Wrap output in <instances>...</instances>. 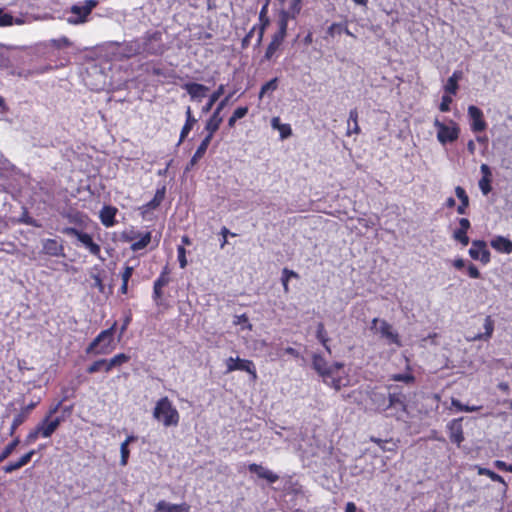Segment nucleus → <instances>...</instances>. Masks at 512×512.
I'll return each mask as SVG.
<instances>
[{
  "mask_svg": "<svg viewBox=\"0 0 512 512\" xmlns=\"http://www.w3.org/2000/svg\"><path fill=\"white\" fill-rule=\"evenodd\" d=\"M393 379L396 381L410 382L413 380V377L407 374H397L394 375Z\"/></svg>",
  "mask_w": 512,
  "mask_h": 512,
  "instance_id": "nucleus-58",
  "label": "nucleus"
},
{
  "mask_svg": "<svg viewBox=\"0 0 512 512\" xmlns=\"http://www.w3.org/2000/svg\"><path fill=\"white\" fill-rule=\"evenodd\" d=\"M491 246L502 253H511L512 252V242L502 236H497L491 241Z\"/></svg>",
  "mask_w": 512,
  "mask_h": 512,
  "instance_id": "nucleus-26",
  "label": "nucleus"
},
{
  "mask_svg": "<svg viewBox=\"0 0 512 512\" xmlns=\"http://www.w3.org/2000/svg\"><path fill=\"white\" fill-rule=\"evenodd\" d=\"M248 469L251 473H255L258 477L267 480L269 483H275L279 479L278 475L271 470L255 463L250 464Z\"/></svg>",
  "mask_w": 512,
  "mask_h": 512,
  "instance_id": "nucleus-19",
  "label": "nucleus"
},
{
  "mask_svg": "<svg viewBox=\"0 0 512 512\" xmlns=\"http://www.w3.org/2000/svg\"><path fill=\"white\" fill-rule=\"evenodd\" d=\"M452 103V98L448 95H444L442 97V101L440 103L439 109L442 112H447L450 109V104Z\"/></svg>",
  "mask_w": 512,
  "mask_h": 512,
  "instance_id": "nucleus-52",
  "label": "nucleus"
},
{
  "mask_svg": "<svg viewBox=\"0 0 512 512\" xmlns=\"http://www.w3.org/2000/svg\"><path fill=\"white\" fill-rule=\"evenodd\" d=\"M121 53L126 58H130L135 55H142L138 39L126 43Z\"/></svg>",
  "mask_w": 512,
  "mask_h": 512,
  "instance_id": "nucleus-29",
  "label": "nucleus"
},
{
  "mask_svg": "<svg viewBox=\"0 0 512 512\" xmlns=\"http://www.w3.org/2000/svg\"><path fill=\"white\" fill-rule=\"evenodd\" d=\"M26 420L25 418V414H17L14 419H13V422L11 424V427H10V431H9V434L12 436L16 429Z\"/></svg>",
  "mask_w": 512,
  "mask_h": 512,
  "instance_id": "nucleus-46",
  "label": "nucleus"
},
{
  "mask_svg": "<svg viewBox=\"0 0 512 512\" xmlns=\"http://www.w3.org/2000/svg\"><path fill=\"white\" fill-rule=\"evenodd\" d=\"M459 225H460V228H458L459 230H463V231H468V229L470 228V221L466 218H461L459 220Z\"/></svg>",
  "mask_w": 512,
  "mask_h": 512,
  "instance_id": "nucleus-60",
  "label": "nucleus"
},
{
  "mask_svg": "<svg viewBox=\"0 0 512 512\" xmlns=\"http://www.w3.org/2000/svg\"><path fill=\"white\" fill-rule=\"evenodd\" d=\"M24 21L20 18H14L11 14L4 12L3 9H0V26H11L13 24L21 25Z\"/></svg>",
  "mask_w": 512,
  "mask_h": 512,
  "instance_id": "nucleus-33",
  "label": "nucleus"
},
{
  "mask_svg": "<svg viewBox=\"0 0 512 512\" xmlns=\"http://www.w3.org/2000/svg\"><path fill=\"white\" fill-rule=\"evenodd\" d=\"M326 384L333 387L335 390H339L342 386V380H341V378H336L333 375L328 378V383H326Z\"/></svg>",
  "mask_w": 512,
  "mask_h": 512,
  "instance_id": "nucleus-53",
  "label": "nucleus"
},
{
  "mask_svg": "<svg viewBox=\"0 0 512 512\" xmlns=\"http://www.w3.org/2000/svg\"><path fill=\"white\" fill-rule=\"evenodd\" d=\"M168 284V278L165 273H162L160 277L154 282L153 295L155 299H159L162 296V288Z\"/></svg>",
  "mask_w": 512,
  "mask_h": 512,
  "instance_id": "nucleus-36",
  "label": "nucleus"
},
{
  "mask_svg": "<svg viewBox=\"0 0 512 512\" xmlns=\"http://www.w3.org/2000/svg\"><path fill=\"white\" fill-rule=\"evenodd\" d=\"M223 93H224V85H220L218 87V89L212 93V95L210 96L209 101L206 103V105L203 106L202 112L208 113Z\"/></svg>",
  "mask_w": 512,
  "mask_h": 512,
  "instance_id": "nucleus-35",
  "label": "nucleus"
},
{
  "mask_svg": "<svg viewBox=\"0 0 512 512\" xmlns=\"http://www.w3.org/2000/svg\"><path fill=\"white\" fill-rule=\"evenodd\" d=\"M240 370L246 371L252 376V379L255 380L257 378L256 368L254 363L251 360L241 359L239 357L233 358L229 357L226 360V372L231 373L233 371Z\"/></svg>",
  "mask_w": 512,
  "mask_h": 512,
  "instance_id": "nucleus-10",
  "label": "nucleus"
},
{
  "mask_svg": "<svg viewBox=\"0 0 512 512\" xmlns=\"http://www.w3.org/2000/svg\"><path fill=\"white\" fill-rule=\"evenodd\" d=\"M316 337L317 339L320 341V343L324 346V348L326 349V351L328 353H331V349L330 347L328 346V336H327V332L325 330V327L323 325V323H319L317 325V331H316Z\"/></svg>",
  "mask_w": 512,
  "mask_h": 512,
  "instance_id": "nucleus-37",
  "label": "nucleus"
},
{
  "mask_svg": "<svg viewBox=\"0 0 512 512\" xmlns=\"http://www.w3.org/2000/svg\"><path fill=\"white\" fill-rule=\"evenodd\" d=\"M117 209L112 206H104L100 211V219L104 226L111 227L115 223Z\"/></svg>",
  "mask_w": 512,
  "mask_h": 512,
  "instance_id": "nucleus-25",
  "label": "nucleus"
},
{
  "mask_svg": "<svg viewBox=\"0 0 512 512\" xmlns=\"http://www.w3.org/2000/svg\"><path fill=\"white\" fill-rule=\"evenodd\" d=\"M222 121L223 117L218 115V112H213L205 125V131L215 133L219 129Z\"/></svg>",
  "mask_w": 512,
  "mask_h": 512,
  "instance_id": "nucleus-31",
  "label": "nucleus"
},
{
  "mask_svg": "<svg viewBox=\"0 0 512 512\" xmlns=\"http://www.w3.org/2000/svg\"><path fill=\"white\" fill-rule=\"evenodd\" d=\"M208 147L202 143L198 146L196 152L194 153L197 157L202 158L206 153Z\"/></svg>",
  "mask_w": 512,
  "mask_h": 512,
  "instance_id": "nucleus-61",
  "label": "nucleus"
},
{
  "mask_svg": "<svg viewBox=\"0 0 512 512\" xmlns=\"http://www.w3.org/2000/svg\"><path fill=\"white\" fill-rule=\"evenodd\" d=\"M185 114H186V122H185L184 126L181 129L180 138H179V143L178 144H180L188 136L190 131L193 129V126L197 122V119L194 118V116L192 115V111H191L190 106L187 107Z\"/></svg>",
  "mask_w": 512,
  "mask_h": 512,
  "instance_id": "nucleus-24",
  "label": "nucleus"
},
{
  "mask_svg": "<svg viewBox=\"0 0 512 512\" xmlns=\"http://www.w3.org/2000/svg\"><path fill=\"white\" fill-rule=\"evenodd\" d=\"M164 196H165V188L163 187L162 189H158L156 191L153 199L147 203V207L149 209L157 208L163 201Z\"/></svg>",
  "mask_w": 512,
  "mask_h": 512,
  "instance_id": "nucleus-38",
  "label": "nucleus"
},
{
  "mask_svg": "<svg viewBox=\"0 0 512 512\" xmlns=\"http://www.w3.org/2000/svg\"><path fill=\"white\" fill-rule=\"evenodd\" d=\"M434 126L437 128V139L441 144L455 141L459 136V128L454 121L446 125L435 119Z\"/></svg>",
  "mask_w": 512,
  "mask_h": 512,
  "instance_id": "nucleus-9",
  "label": "nucleus"
},
{
  "mask_svg": "<svg viewBox=\"0 0 512 512\" xmlns=\"http://www.w3.org/2000/svg\"><path fill=\"white\" fill-rule=\"evenodd\" d=\"M453 238L459 241L463 246H466L469 243V237L467 236V232L463 230H455L453 233Z\"/></svg>",
  "mask_w": 512,
  "mask_h": 512,
  "instance_id": "nucleus-45",
  "label": "nucleus"
},
{
  "mask_svg": "<svg viewBox=\"0 0 512 512\" xmlns=\"http://www.w3.org/2000/svg\"><path fill=\"white\" fill-rule=\"evenodd\" d=\"M229 99H230V96H227L223 100H221L219 102V104L217 105L216 109L214 110V112H218V115H221V111L225 108Z\"/></svg>",
  "mask_w": 512,
  "mask_h": 512,
  "instance_id": "nucleus-57",
  "label": "nucleus"
},
{
  "mask_svg": "<svg viewBox=\"0 0 512 512\" xmlns=\"http://www.w3.org/2000/svg\"><path fill=\"white\" fill-rule=\"evenodd\" d=\"M370 329L375 333H379L388 344H395L398 347L402 345L398 333L386 320L374 318L371 322Z\"/></svg>",
  "mask_w": 512,
  "mask_h": 512,
  "instance_id": "nucleus-4",
  "label": "nucleus"
},
{
  "mask_svg": "<svg viewBox=\"0 0 512 512\" xmlns=\"http://www.w3.org/2000/svg\"><path fill=\"white\" fill-rule=\"evenodd\" d=\"M20 443V440L19 438H15L11 443H9L5 448L4 450L2 451V453L0 454V462H2L3 460H5L7 457H9L11 455V453L15 450V448L18 446V444Z\"/></svg>",
  "mask_w": 512,
  "mask_h": 512,
  "instance_id": "nucleus-42",
  "label": "nucleus"
},
{
  "mask_svg": "<svg viewBox=\"0 0 512 512\" xmlns=\"http://www.w3.org/2000/svg\"><path fill=\"white\" fill-rule=\"evenodd\" d=\"M341 368H343V363L335 362L331 365L329 364V370H331V376H333Z\"/></svg>",
  "mask_w": 512,
  "mask_h": 512,
  "instance_id": "nucleus-62",
  "label": "nucleus"
},
{
  "mask_svg": "<svg viewBox=\"0 0 512 512\" xmlns=\"http://www.w3.org/2000/svg\"><path fill=\"white\" fill-rule=\"evenodd\" d=\"M468 274L471 278H474V279H477L480 277V272L479 270L477 269V267L473 264H470L468 266Z\"/></svg>",
  "mask_w": 512,
  "mask_h": 512,
  "instance_id": "nucleus-55",
  "label": "nucleus"
},
{
  "mask_svg": "<svg viewBox=\"0 0 512 512\" xmlns=\"http://www.w3.org/2000/svg\"><path fill=\"white\" fill-rule=\"evenodd\" d=\"M268 24V19H265V21L259 26H253L252 29L247 33V35L242 40V46L248 47L250 44V41L255 33H257V39H256V46H260L263 40L264 31L266 28V25Z\"/></svg>",
  "mask_w": 512,
  "mask_h": 512,
  "instance_id": "nucleus-18",
  "label": "nucleus"
},
{
  "mask_svg": "<svg viewBox=\"0 0 512 512\" xmlns=\"http://www.w3.org/2000/svg\"><path fill=\"white\" fill-rule=\"evenodd\" d=\"M461 421L462 418L453 419L447 426L449 430V438L451 442L455 443L457 446H460V444L464 441Z\"/></svg>",
  "mask_w": 512,
  "mask_h": 512,
  "instance_id": "nucleus-15",
  "label": "nucleus"
},
{
  "mask_svg": "<svg viewBox=\"0 0 512 512\" xmlns=\"http://www.w3.org/2000/svg\"><path fill=\"white\" fill-rule=\"evenodd\" d=\"M356 123L358 122V111L356 109H352L349 112V119H348V126L350 127V123Z\"/></svg>",
  "mask_w": 512,
  "mask_h": 512,
  "instance_id": "nucleus-59",
  "label": "nucleus"
},
{
  "mask_svg": "<svg viewBox=\"0 0 512 512\" xmlns=\"http://www.w3.org/2000/svg\"><path fill=\"white\" fill-rule=\"evenodd\" d=\"M42 252L53 257H64V246L57 239H43L41 241Z\"/></svg>",
  "mask_w": 512,
  "mask_h": 512,
  "instance_id": "nucleus-13",
  "label": "nucleus"
},
{
  "mask_svg": "<svg viewBox=\"0 0 512 512\" xmlns=\"http://www.w3.org/2000/svg\"><path fill=\"white\" fill-rule=\"evenodd\" d=\"M458 90V83L454 79H448L445 85V91L449 94L455 95Z\"/></svg>",
  "mask_w": 512,
  "mask_h": 512,
  "instance_id": "nucleus-51",
  "label": "nucleus"
},
{
  "mask_svg": "<svg viewBox=\"0 0 512 512\" xmlns=\"http://www.w3.org/2000/svg\"><path fill=\"white\" fill-rule=\"evenodd\" d=\"M484 332L477 333L473 336L468 337L469 341H477V340H488L493 333L494 330V321L490 316H486L483 322Z\"/></svg>",
  "mask_w": 512,
  "mask_h": 512,
  "instance_id": "nucleus-20",
  "label": "nucleus"
},
{
  "mask_svg": "<svg viewBox=\"0 0 512 512\" xmlns=\"http://www.w3.org/2000/svg\"><path fill=\"white\" fill-rule=\"evenodd\" d=\"M142 55H159L164 51L161 35L159 33L148 34L138 39Z\"/></svg>",
  "mask_w": 512,
  "mask_h": 512,
  "instance_id": "nucleus-6",
  "label": "nucleus"
},
{
  "mask_svg": "<svg viewBox=\"0 0 512 512\" xmlns=\"http://www.w3.org/2000/svg\"><path fill=\"white\" fill-rule=\"evenodd\" d=\"M183 88L191 96L192 99L200 100L205 97L208 87L198 83H185Z\"/></svg>",
  "mask_w": 512,
  "mask_h": 512,
  "instance_id": "nucleus-21",
  "label": "nucleus"
},
{
  "mask_svg": "<svg viewBox=\"0 0 512 512\" xmlns=\"http://www.w3.org/2000/svg\"><path fill=\"white\" fill-rule=\"evenodd\" d=\"M452 405L457 408L459 411H464V412H475V411H478L481 409L480 406H468V405H464L462 404L459 400L457 399H452Z\"/></svg>",
  "mask_w": 512,
  "mask_h": 512,
  "instance_id": "nucleus-44",
  "label": "nucleus"
},
{
  "mask_svg": "<svg viewBox=\"0 0 512 512\" xmlns=\"http://www.w3.org/2000/svg\"><path fill=\"white\" fill-rule=\"evenodd\" d=\"M278 86V79L273 78L270 81H268L266 84H264L260 90L259 97L262 98L266 93L273 92L277 89Z\"/></svg>",
  "mask_w": 512,
  "mask_h": 512,
  "instance_id": "nucleus-43",
  "label": "nucleus"
},
{
  "mask_svg": "<svg viewBox=\"0 0 512 512\" xmlns=\"http://www.w3.org/2000/svg\"><path fill=\"white\" fill-rule=\"evenodd\" d=\"M408 396L399 389H394L387 394L388 410H391V415L400 417L401 413L406 412Z\"/></svg>",
  "mask_w": 512,
  "mask_h": 512,
  "instance_id": "nucleus-8",
  "label": "nucleus"
},
{
  "mask_svg": "<svg viewBox=\"0 0 512 512\" xmlns=\"http://www.w3.org/2000/svg\"><path fill=\"white\" fill-rule=\"evenodd\" d=\"M312 366L323 377L324 383H328V378L331 377V370H329L327 361L321 355L314 354Z\"/></svg>",
  "mask_w": 512,
  "mask_h": 512,
  "instance_id": "nucleus-17",
  "label": "nucleus"
},
{
  "mask_svg": "<svg viewBox=\"0 0 512 512\" xmlns=\"http://www.w3.org/2000/svg\"><path fill=\"white\" fill-rule=\"evenodd\" d=\"M469 255L474 260H479L483 264H487L490 261V252L487 249V245L482 240H475L472 242L471 248L469 249Z\"/></svg>",
  "mask_w": 512,
  "mask_h": 512,
  "instance_id": "nucleus-12",
  "label": "nucleus"
},
{
  "mask_svg": "<svg viewBox=\"0 0 512 512\" xmlns=\"http://www.w3.org/2000/svg\"><path fill=\"white\" fill-rule=\"evenodd\" d=\"M132 273H133V267L126 266L125 270H124V272L122 274V281L123 282H128L130 277L132 276Z\"/></svg>",
  "mask_w": 512,
  "mask_h": 512,
  "instance_id": "nucleus-56",
  "label": "nucleus"
},
{
  "mask_svg": "<svg viewBox=\"0 0 512 512\" xmlns=\"http://www.w3.org/2000/svg\"><path fill=\"white\" fill-rule=\"evenodd\" d=\"M371 402L374 405L375 409L379 412L388 411V401L387 395L380 392H373L371 394Z\"/></svg>",
  "mask_w": 512,
  "mask_h": 512,
  "instance_id": "nucleus-27",
  "label": "nucleus"
},
{
  "mask_svg": "<svg viewBox=\"0 0 512 512\" xmlns=\"http://www.w3.org/2000/svg\"><path fill=\"white\" fill-rule=\"evenodd\" d=\"M490 178L482 177L479 181V187L484 195H487L491 191Z\"/></svg>",
  "mask_w": 512,
  "mask_h": 512,
  "instance_id": "nucleus-49",
  "label": "nucleus"
},
{
  "mask_svg": "<svg viewBox=\"0 0 512 512\" xmlns=\"http://www.w3.org/2000/svg\"><path fill=\"white\" fill-rule=\"evenodd\" d=\"M129 359L130 357L124 353L117 354L109 360L100 359L91 364L87 368V372L89 374H93L100 371L101 369H104L105 372H110L113 368L119 367L124 363H127Z\"/></svg>",
  "mask_w": 512,
  "mask_h": 512,
  "instance_id": "nucleus-7",
  "label": "nucleus"
},
{
  "mask_svg": "<svg viewBox=\"0 0 512 512\" xmlns=\"http://www.w3.org/2000/svg\"><path fill=\"white\" fill-rule=\"evenodd\" d=\"M63 233L76 237L77 240L81 242L90 251L91 254L99 256L100 246L93 242L92 237L89 234L83 233L74 227H66L63 230Z\"/></svg>",
  "mask_w": 512,
  "mask_h": 512,
  "instance_id": "nucleus-11",
  "label": "nucleus"
},
{
  "mask_svg": "<svg viewBox=\"0 0 512 512\" xmlns=\"http://www.w3.org/2000/svg\"><path fill=\"white\" fill-rule=\"evenodd\" d=\"M291 278H298V274L288 268H284L282 270L281 281L285 292L289 291L288 282Z\"/></svg>",
  "mask_w": 512,
  "mask_h": 512,
  "instance_id": "nucleus-40",
  "label": "nucleus"
},
{
  "mask_svg": "<svg viewBox=\"0 0 512 512\" xmlns=\"http://www.w3.org/2000/svg\"><path fill=\"white\" fill-rule=\"evenodd\" d=\"M151 241V233L147 232L141 238L131 245L133 251H138L145 248Z\"/></svg>",
  "mask_w": 512,
  "mask_h": 512,
  "instance_id": "nucleus-39",
  "label": "nucleus"
},
{
  "mask_svg": "<svg viewBox=\"0 0 512 512\" xmlns=\"http://www.w3.org/2000/svg\"><path fill=\"white\" fill-rule=\"evenodd\" d=\"M289 16H290V12H288V11L281 12L280 20H279V30L273 35L272 40L266 49V52L264 55V58L266 60H270L274 56L275 52L281 46V44L286 36L287 22H288Z\"/></svg>",
  "mask_w": 512,
  "mask_h": 512,
  "instance_id": "nucleus-3",
  "label": "nucleus"
},
{
  "mask_svg": "<svg viewBox=\"0 0 512 512\" xmlns=\"http://www.w3.org/2000/svg\"><path fill=\"white\" fill-rule=\"evenodd\" d=\"M201 158L197 157L195 154L192 156L191 160L189 161V163L187 164L186 166V171H189L191 170L195 164L200 160Z\"/></svg>",
  "mask_w": 512,
  "mask_h": 512,
  "instance_id": "nucleus-64",
  "label": "nucleus"
},
{
  "mask_svg": "<svg viewBox=\"0 0 512 512\" xmlns=\"http://www.w3.org/2000/svg\"><path fill=\"white\" fill-rule=\"evenodd\" d=\"M247 113H248V108H247V107H239V108H237V109L234 111L233 115L229 118V120H228V126H229L230 128H232V127L235 125L236 121H237L238 119H241V118H243L244 116H246V114H247Z\"/></svg>",
  "mask_w": 512,
  "mask_h": 512,
  "instance_id": "nucleus-41",
  "label": "nucleus"
},
{
  "mask_svg": "<svg viewBox=\"0 0 512 512\" xmlns=\"http://www.w3.org/2000/svg\"><path fill=\"white\" fill-rule=\"evenodd\" d=\"M97 5L95 0H85L83 3L73 5L70 9V16L67 22L73 25L82 24L87 21V17Z\"/></svg>",
  "mask_w": 512,
  "mask_h": 512,
  "instance_id": "nucleus-5",
  "label": "nucleus"
},
{
  "mask_svg": "<svg viewBox=\"0 0 512 512\" xmlns=\"http://www.w3.org/2000/svg\"><path fill=\"white\" fill-rule=\"evenodd\" d=\"M468 115L472 119L471 129L474 132H480L485 130L486 122L483 120V112L476 106L468 107Z\"/></svg>",
  "mask_w": 512,
  "mask_h": 512,
  "instance_id": "nucleus-16",
  "label": "nucleus"
},
{
  "mask_svg": "<svg viewBox=\"0 0 512 512\" xmlns=\"http://www.w3.org/2000/svg\"><path fill=\"white\" fill-rule=\"evenodd\" d=\"M154 512H189V506L186 504H172L166 501H160L156 505Z\"/></svg>",
  "mask_w": 512,
  "mask_h": 512,
  "instance_id": "nucleus-22",
  "label": "nucleus"
},
{
  "mask_svg": "<svg viewBox=\"0 0 512 512\" xmlns=\"http://www.w3.org/2000/svg\"><path fill=\"white\" fill-rule=\"evenodd\" d=\"M94 280L93 287H96L100 292H104V285L99 275L93 274L91 276Z\"/></svg>",
  "mask_w": 512,
  "mask_h": 512,
  "instance_id": "nucleus-54",
  "label": "nucleus"
},
{
  "mask_svg": "<svg viewBox=\"0 0 512 512\" xmlns=\"http://www.w3.org/2000/svg\"><path fill=\"white\" fill-rule=\"evenodd\" d=\"M116 323L112 327L99 333V335L90 343L86 352L95 355H107L115 349L113 336Z\"/></svg>",
  "mask_w": 512,
  "mask_h": 512,
  "instance_id": "nucleus-2",
  "label": "nucleus"
},
{
  "mask_svg": "<svg viewBox=\"0 0 512 512\" xmlns=\"http://www.w3.org/2000/svg\"><path fill=\"white\" fill-rule=\"evenodd\" d=\"M62 422V418L56 417L50 419V415H46L45 418L37 425L39 431H41V437L49 438L57 430Z\"/></svg>",
  "mask_w": 512,
  "mask_h": 512,
  "instance_id": "nucleus-14",
  "label": "nucleus"
},
{
  "mask_svg": "<svg viewBox=\"0 0 512 512\" xmlns=\"http://www.w3.org/2000/svg\"><path fill=\"white\" fill-rule=\"evenodd\" d=\"M455 193H456V196L460 199V205L457 207V212L459 214H465L466 208L469 205V198H468L465 190L460 186L456 187Z\"/></svg>",
  "mask_w": 512,
  "mask_h": 512,
  "instance_id": "nucleus-30",
  "label": "nucleus"
},
{
  "mask_svg": "<svg viewBox=\"0 0 512 512\" xmlns=\"http://www.w3.org/2000/svg\"><path fill=\"white\" fill-rule=\"evenodd\" d=\"M178 252V261L181 268H185L187 266V259H186V250L183 246H179L177 249Z\"/></svg>",
  "mask_w": 512,
  "mask_h": 512,
  "instance_id": "nucleus-50",
  "label": "nucleus"
},
{
  "mask_svg": "<svg viewBox=\"0 0 512 512\" xmlns=\"http://www.w3.org/2000/svg\"><path fill=\"white\" fill-rule=\"evenodd\" d=\"M271 126L274 129H277L280 131V135L282 139H285L291 135V127L288 124H281L279 117H274L271 120Z\"/></svg>",
  "mask_w": 512,
  "mask_h": 512,
  "instance_id": "nucleus-34",
  "label": "nucleus"
},
{
  "mask_svg": "<svg viewBox=\"0 0 512 512\" xmlns=\"http://www.w3.org/2000/svg\"><path fill=\"white\" fill-rule=\"evenodd\" d=\"M136 437L134 435H130L128 436L124 442L121 443V446H120V453H121V460H120V463L121 465L125 466L128 462V458H129V449H128V445L131 443V442H134L136 441Z\"/></svg>",
  "mask_w": 512,
  "mask_h": 512,
  "instance_id": "nucleus-32",
  "label": "nucleus"
},
{
  "mask_svg": "<svg viewBox=\"0 0 512 512\" xmlns=\"http://www.w3.org/2000/svg\"><path fill=\"white\" fill-rule=\"evenodd\" d=\"M153 417L165 427H175L180 421L179 412L168 397H162L156 402Z\"/></svg>",
  "mask_w": 512,
  "mask_h": 512,
  "instance_id": "nucleus-1",
  "label": "nucleus"
},
{
  "mask_svg": "<svg viewBox=\"0 0 512 512\" xmlns=\"http://www.w3.org/2000/svg\"><path fill=\"white\" fill-rule=\"evenodd\" d=\"M343 31V25L341 23H333L330 25L327 29V34L331 37L335 36L336 34H341Z\"/></svg>",
  "mask_w": 512,
  "mask_h": 512,
  "instance_id": "nucleus-48",
  "label": "nucleus"
},
{
  "mask_svg": "<svg viewBox=\"0 0 512 512\" xmlns=\"http://www.w3.org/2000/svg\"><path fill=\"white\" fill-rule=\"evenodd\" d=\"M341 368H343V363L335 362L331 365L329 364V370H331V376H333Z\"/></svg>",
  "mask_w": 512,
  "mask_h": 512,
  "instance_id": "nucleus-63",
  "label": "nucleus"
},
{
  "mask_svg": "<svg viewBox=\"0 0 512 512\" xmlns=\"http://www.w3.org/2000/svg\"><path fill=\"white\" fill-rule=\"evenodd\" d=\"M34 454L35 450L29 451L28 453L24 454L18 461L10 462L6 466H4L3 470L5 471V473H12L13 471L22 468L31 461V458Z\"/></svg>",
  "mask_w": 512,
  "mask_h": 512,
  "instance_id": "nucleus-23",
  "label": "nucleus"
},
{
  "mask_svg": "<svg viewBox=\"0 0 512 512\" xmlns=\"http://www.w3.org/2000/svg\"><path fill=\"white\" fill-rule=\"evenodd\" d=\"M477 472L479 475H485V476H488L492 481H495V482H499L502 484V493L505 494L507 489H508V485L507 483L504 481V479L498 475L497 473L493 472L492 470L490 469H487V468H483V467H480V466H477Z\"/></svg>",
  "mask_w": 512,
  "mask_h": 512,
  "instance_id": "nucleus-28",
  "label": "nucleus"
},
{
  "mask_svg": "<svg viewBox=\"0 0 512 512\" xmlns=\"http://www.w3.org/2000/svg\"><path fill=\"white\" fill-rule=\"evenodd\" d=\"M41 436V431H39V427L36 426L34 430H32L25 439V444L30 445L34 443L38 437Z\"/></svg>",
  "mask_w": 512,
  "mask_h": 512,
  "instance_id": "nucleus-47",
  "label": "nucleus"
}]
</instances>
